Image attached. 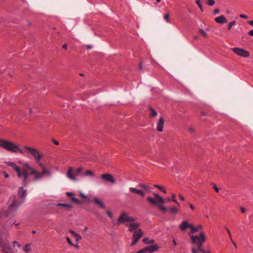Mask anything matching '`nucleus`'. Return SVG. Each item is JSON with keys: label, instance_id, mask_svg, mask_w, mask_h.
<instances>
[{"label": "nucleus", "instance_id": "f257e3e1", "mask_svg": "<svg viewBox=\"0 0 253 253\" xmlns=\"http://www.w3.org/2000/svg\"><path fill=\"white\" fill-rule=\"evenodd\" d=\"M191 229V232L188 233L190 236L191 240L194 247L192 249V253H197L196 252L195 248H197L198 250L202 253H206L204 249L202 248L203 243L205 240V236L204 232L201 233L200 236H194L192 234L198 231V228L194 227L192 225L191 227H190Z\"/></svg>", "mask_w": 253, "mask_h": 253}, {"label": "nucleus", "instance_id": "f03ea898", "mask_svg": "<svg viewBox=\"0 0 253 253\" xmlns=\"http://www.w3.org/2000/svg\"><path fill=\"white\" fill-rule=\"evenodd\" d=\"M5 163L11 167L17 172L18 177L23 178L22 184L24 185H26L28 182L29 171L28 169V167H30V166L28 164H26L21 168L12 162H6Z\"/></svg>", "mask_w": 253, "mask_h": 253}, {"label": "nucleus", "instance_id": "7ed1b4c3", "mask_svg": "<svg viewBox=\"0 0 253 253\" xmlns=\"http://www.w3.org/2000/svg\"><path fill=\"white\" fill-rule=\"evenodd\" d=\"M0 146L13 153H17V152H19L21 154L24 153L23 149L19 148L18 146L14 143L2 139H0Z\"/></svg>", "mask_w": 253, "mask_h": 253}, {"label": "nucleus", "instance_id": "20e7f679", "mask_svg": "<svg viewBox=\"0 0 253 253\" xmlns=\"http://www.w3.org/2000/svg\"><path fill=\"white\" fill-rule=\"evenodd\" d=\"M154 195L155 197V199L151 197H148L147 198V201L152 204L157 205L160 210H162L164 212H166L167 209L163 205V204L165 202V200L158 194L154 193Z\"/></svg>", "mask_w": 253, "mask_h": 253}, {"label": "nucleus", "instance_id": "39448f33", "mask_svg": "<svg viewBox=\"0 0 253 253\" xmlns=\"http://www.w3.org/2000/svg\"><path fill=\"white\" fill-rule=\"evenodd\" d=\"M28 169H29V176L31 175L35 176L33 179L34 181H37L41 179L44 174L49 175L50 174V171L45 168L43 169L41 172L37 171L35 169L31 167H28Z\"/></svg>", "mask_w": 253, "mask_h": 253}, {"label": "nucleus", "instance_id": "423d86ee", "mask_svg": "<svg viewBox=\"0 0 253 253\" xmlns=\"http://www.w3.org/2000/svg\"><path fill=\"white\" fill-rule=\"evenodd\" d=\"M24 148L25 150L28 151L29 153H30L34 157L36 161H41L42 156L38 150L27 146H24Z\"/></svg>", "mask_w": 253, "mask_h": 253}, {"label": "nucleus", "instance_id": "0eeeda50", "mask_svg": "<svg viewBox=\"0 0 253 253\" xmlns=\"http://www.w3.org/2000/svg\"><path fill=\"white\" fill-rule=\"evenodd\" d=\"M231 50L237 55L243 57H249L250 55L249 51L243 48L233 47L231 48Z\"/></svg>", "mask_w": 253, "mask_h": 253}, {"label": "nucleus", "instance_id": "6e6552de", "mask_svg": "<svg viewBox=\"0 0 253 253\" xmlns=\"http://www.w3.org/2000/svg\"><path fill=\"white\" fill-rule=\"evenodd\" d=\"M18 206L19 205L18 204L17 200L16 199V198H14L12 200L11 204L9 205L8 207V209L7 211V212L6 214V216H9L10 215L11 213H12L13 212H15L17 210Z\"/></svg>", "mask_w": 253, "mask_h": 253}, {"label": "nucleus", "instance_id": "1a4fd4ad", "mask_svg": "<svg viewBox=\"0 0 253 253\" xmlns=\"http://www.w3.org/2000/svg\"><path fill=\"white\" fill-rule=\"evenodd\" d=\"M101 178L105 180V181L109 182L111 183H114L115 180L113 176L109 173H104L101 175Z\"/></svg>", "mask_w": 253, "mask_h": 253}, {"label": "nucleus", "instance_id": "9d476101", "mask_svg": "<svg viewBox=\"0 0 253 253\" xmlns=\"http://www.w3.org/2000/svg\"><path fill=\"white\" fill-rule=\"evenodd\" d=\"M127 222H128V215L126 213L122 212L118 219L117 224L119 225L120 223L126 224Z\"/></svg>", "mask_w": 253, "mask_h": 253}, {"label": "nucleus", "instance_id": "9b49d317", "mask_svg": "<svg viewBox=\"0 0 253 253\" xmlns=\"http://www.w3.org/2000/svg\"><path fill=\"white\" fill-rule=\"evenodd\" d=\"M74 169L72 167H69L67 172V177L69 179H71L73 181H77V178L74 175Z\"/></svg>", "mask_w": 253, "mask_h": 253}, {"label": "nucleus", "instance_id": "f8f14e48", "mask_svg": "<svg viewBox=\"0 0 253 253\" xmlns=\"http://www.w3.org/2000/svg\"><path fill=\"white\" fill-rule=\"evenodd\" d=\"M164 126V120L162 117H160L157 124V130L158 131L161 132Z\"/></svg>", "mask_w": 253, "mask_h": 253}, {"label": "nucleus", "instance_id": "ddd939ff", "mask_svg": "<svg viewBox=\"0 0 253 253\" xmlns=\"http://www.w3.org/2000/svg\"><path fill=\"white\" fill-rule=\"evenodd\" d=\"M143 235V232L141 229H138L133 233V239H135L136 241L138 240L142 237Z\"/></svg>", "mask_w": 253, "mask_h": 253}, {"label": "nucleus", "instance_id": "4468645a", "mask_svg": "<svg viewBox=\"0 0 253 253\" xmlns=\"http://www.w3.org/2000/svg\"><path fill=\"white\" fill-rule=\"evenodd\" d=\"M215 21L219 24L226 23L228 22L227 19L225 18L224 15H221L215 18Z\"/></svg>", "mask_w": 253, "mask_h": 253}, {"label": "nucleus", "instance_id": "2eb2a0df", "mask_svg": "<svg viewBox=\"0 0 253 253\" xmlns=\"http://www.w3.org/2000/svg\"><path fill=\"white\" fill-rule=\"evenodd\" d=\"M139 224L137 223H130L129 225V231L131 232H134L138 230Z\"/></svg>", "mask_w": 253, "mask_h": 253}, {"label": "nucleus", "instance_id": "dca6fc26", "mask_svg": "<svg viewBox=\"0 0 253 253\" xmlns=\"http://www.w3.org/2000/svg\"><path fill=\"white\" fill-rule=\"evenodd\" d=\"M147 252L149 253H152L157 251L159 249V247L157 245H152L146 247Z\"/></svg>", "mask_w": 253, "mask_h": 253}, {"label": "nucleus", "instance_id": "f3484780", "mask_svg": "<svg viewBox=\"0 0 253 253\" xmlns=\"http://www.w3.org/2000/svg\"><path fill=\"white\" fill-rule=\"evenodd\" d=\"M66 195L68 197H72V201L75 203H76L77 204H82V201L78 200L77 198L74 197V194L72 192H66Z\"/></svg>", "mask_w": 253, "mask_h": 253}, {"label": "nucleus", "instance_id": "a211bd4d", "mask_svg": "<svg viewBox=\"0 0 253 253\" xmlns=\"http://www.w3.org/2000/svg\"><path fill=\"white\" fill-rule=\"evenodd\" d=\"M129 191L132 193H135V194L140 195L142 197H144L145 195L144 193L142 190L136 189L135 188L130 187Z\"/></svg>", "mask_w": 253, "mask_h": 253}, {"label": "nucleus", "instance_id": "6ab92c4d", "mask_svg": "<svg viewBox=\"0 0 253 253\" xmlns=\"http://www.w3.org/2000/svg\"><path fill=\"white\" fill-rule=\"evenodd\" d=\"M190 227H191V224H190L186 221H183L179 225V227L182 231H185L188 228H190Z\"/></svg>", "mask_w": 253, "mask_h": 253}, {"label": "nucleus", "instance_id": "aec40b11", "mask_svg": "<svg viewBox=\"0 0 253 253\" xmlns=\"http://www.w3.org/2000/svg\"><path fill=\"white\" fill-rule=\"evenodd\" d=\"M26 190H24L23 187H20L19 189L18 195L20 198H24L26 196Z\"/></svg>", "mask_w": 253, "mask_h": 253}, {"label": "nucleus", "instance_id": "412c9836", "mask_svg": "<svg viewBox=\"0 0 253 253\" xmlns=\"http://www.w3.org/2000/svg\"><path fill=\"white\" fill-rule=\"evenodd\" d=\"M93 202L97 206H98L100 208L102 209L105 208L104 204L98 198H95L93 200Z\"/></svg>", "mask_w": 253, "mask_h": 253}, {"label": "nucleus", "instance_id": "4be33fe9", "mask_svg": "<svg viewBox=\"0 0 253 253\" xmlns=\"http://www.w3.org/2000/svg\"><path fill=\"white\" fill-rule=\"evenodd\" d=\"M69 232L74 237L76 241H78L82 239V237L80 235L77 234L74 231L70 230Z\"/></svg>", "mask_w": 253, "mask_h": 253}, {"label": "nucleus", "instance_id": "5701e85b", "mask_svg": "<svg viewBox=\"0 0 253 253\" xmlns=\"http://www.w3.org/2000/svg\"><path fill=\"white\" fill-rule=\"evenodd\" d=\"M57 206H59V207H62L64 208H66V209H68V210H70L72 208V206L71 205L67 204L58 203L57 205Z\"/></svg>", "mask_w": 253, "mask_h": 253}, {"label": "nucleus", "instance_id": "b1692460", "mask_svg": "<svg viewBox=\"0 0 253 253\" xmlns=\"http://www.w3.org/2000/svg\"><path fill=\"white\" fill-rule=\"evenodd\" d=\"M31 244H27L23 247V251L25 253H28L31 251Z\"/></svg>", "mask_w": 253, "mask_h": 253}, {"label": "nucleus", "instance_id": "393cba45", "mask_svg": "<svg viewBox=\"0 0 253 253\" xmlns=\"http://www.w3.org/2000/svg\"><path fill=\"white\" fill-rule=\"evenodd\" d=\"M150 110L151 111L150 116L151 117H155L157 116V112L152 107H150Z\"/></svg>", "mask_w": 253, "mask_h": 253}, {"label": "nucleus", "instance_id": "a878e982", "mask_svg": "<svg viewBox=\"0 0 253 253\" xmlns=\"http://www.w3.org/2000/svg\"><path fill=\"white\" fill-rule=\"evenodd\" d=\"M236 23V21L235 20H234L231 22H230L228 25H227V30L228 31H230L231 30V28L233 26L235 25Z\"/></svg>", "mask_w": 253, "mask_h": 253}, {"label": "nucleus", "instance_id": "bb28decb", "mask_svg": "<svg viewBox=\"0 0 253 253\" xmlns=\"http://www.w3.org/2000/svg\"><path fill=\"white\" fill-rule=\"evenodd\" d=\"M84 175H88V176H89L90 177H92L94 175V173H93V171H91L90 170H86V171H85Z\"/></svg>", "mask_w": 253, "mask_h": 253}, {"label": "nucleus", "instance_id": "cd10ccee", "mask_svg": "<svg viewBox=\"0 0 253 253\" xmlns=\"http://www.w3.org/2000/svg\"><path fill=\"white\" fill-rule=\"evenodd\" d=\"M138 186L140 187H141V188H143V189H145V190H147V191H148L149 192L151 191V190L150 189V187L147 186H146V185H144V184H140L139 185H138Z\"/></svg>", "mask_w": 253, "mask_h": 253}, {"label": "nucleus", "instance_id": "c85d7f7f", "mask_svg": "<svg viewBox=\"0 0 253 253\" xmlns=\"http://www.w3.org/2000/svg\"><path fill=\"white\" fill-rule=\"evenodd\" d=\"M82 170H83V168H82V167L79 168L77 169L75 171H74V174L78 175L82 171Z\"/></svg>", "mask_w": 253, "mask_h": 253}, {"label": "nucleus", "instance_id": "c756f323", "mask_svg": "<svg viewBox=\"0 0 253 253\" xmlns=\"http://www.w3.org/2000/svg\"><path fill=\"white\" fill-rule=\"evenodd\" d=\"M80 195L82 197L86 202H89V201L87 197L82 192H80Z\"/></svg>", "mask_w": 253, "mask_h": 253}, {"label": "nucleus", "instance_id": "7c9ffc66", "mask_svg": "<svg viewBox=\"0 0 253 253\" xmlns=\"http://www.w3.org/2000/svg\"><path fill=\"white\" fill-rule=\"evenodd\" d=\"M170 212L173 213H176L178 211V209L175 207H171L169 209Z\"/></svg>", "mask_w": 253, "mask_h": 253}, {"label": "nucleus", "instance_id": "2f4dec72", "mask_svg": "<svg viewBox=\"0 0 253 253\" xmlns=\"http://www.w3.org/2000/svg\"><path fill=\"white\" fill-rule=\"evenodd\" d=\"M215 4L214 0H207V4L210 6H213Z\"/></svg>", "mask_w": 253, "mask_h": 253}, {"label": "nucleus", "instance_id": "473e14b6", "mask_svg": "<svg viewBox=\"0 0 253 253\" xmlns=\"http://www.w3.org/2000/svg\"><path fill=\"white\" fill-rule=\"evenodd\" d=\"M154 186L155 187H157L158 188H159L160 190H161L162 191H163V192H164L165 193H166V190H165L163 187L159 185H157V184H155L154 185Z\"/></svg>", "mask_w": 253, "mask_h": 253}, {"label": "nucleus", "instance_id": "72a5a7b5", "mask_svg": "<svg viewBox=\"0 0 253 253\" xmlns=\"http://www.w3.org/2000/svg\"><path fill=\"white\" fill-rule=\"evenodd\" d=\"M211 184L213 186V188L214 189L216 193L219 192V188L217 187L216 184L213 183H211Z\"/></svg>", "mask_w": 253, "mask_h": 253}, {"label": "nucleus", "instance_id": "f704fd0d", "mask_svg": "<svg viewBox=\"0 0 253 253\" xmlns=\"http://www.w3.org/2000/svg\"><path fill=\"white\" fill-rule=\"evenodd\" d=\"M169 14H167L166 15H165L164 16V19L166 20V21L167 23L170 22V20H169Z\"/></svg>", "mask_w": 253, "mask_h": 253}, {"label": "nucleus", "instance_id": "c9c22d12", "mask_svg": "<svg viewBox=\"0 0 253 253\" xmlns=\"http://www.w3.org/2000/svg\"><path fill=\"white\" fill-rule=\"evenodd\" d=\"M146 252H147V250H146V247H145L144 248L139 250L138 252H137L135 253H145Z\"/></svg>", "mask_w": 253, "mask_h": 253}, {"label": "nucleus", "instance_id": "e433bc0d", "mask_svg": "<svg viewBox=\"0 0 253 253\" xmlns=\"http://www.w3.org/2000/svg\"><path fill=\"white\" fill-rule=\"evenodd\" d=\"M175 195L174 194H172V198H171V200L176 203V204H177L178 205H179L178 202H177V201L175 199Z\"/></svg>", "mask_w": 253, "mask_h": 253}, {"label": "nucleus", "instance_id": "4c0bfd02", "mask_svg": "<svg viewBox=\"0 0 253 253\" xmlns=\"http://www.w3.org/2000/svg\"><path fill=\"white\" fill-rule=\"evenodd\" d=\"M38 163V165L40 166V167L42 169V170L45 168L44 166L40 162V161H36Z\"/></svg>", "mask_w": 253, "mask_h": 253}, {"label": "nucleus", "instance_id": "58836bf2", "mask_svg": "<svg viewBox=\"0 0 253 253\" xmlns=\"http://www.w3.org/2000/svg\"><path fill=\"white\" fill-rule=\"evenodd\" d=\"M106 213L107 214V215H108V216L111 218V219H112L113 218V214L112 213H111V212L109 211H106Z\"/></svg>", "mask_w": 253, "mask_h": 253}, {"label": "nucleus", "instance_id": "ea45409f", "mask_svg": "<svg viewBox=\"0 0 253 253\" xmlns=\"http://www.w3.org/2000/svg\"><path fill=\"white\" fill-rule=\"evenodd\" d=\"M134 221H135V219L133 217L128 216V222H132Z\"/></svg>", "mask_w": 253, "mask_h": 253}, {"label": "nucleus", "instance_id": "a19ab883", "mask_svg": "<svg viewBox=\"0 0 253 253\" xmlns=\"http://www.w3.org/2000/svg\"><path fill=\"white\" fill-rule=\"evenodd\" d=\"M13 247H15V245H16V246H17L18 248L20 247V244L16 241H14L13 242Z\"/></svg>", "mask_w": 253, "mask_h": 253}, {"label": "nucleus", "instance_id": "79ce46f5", "mask_svg": "<svg viewBox=\"0 0 253 253\" xmlns=\"http://www.w3.org/2000/svg\"><path fill=\"white\" fill-rule=\"evenodd\" d=\"M219 9L218 8H215L214 9L213 13L214 15H216V14H218L219 13Z\"/></svg>", "mask_w": 253, "mask_h": 253}, {"label": "nucleus", "instance_id": "37998d69", "mask_svg": "<svg viewBox=\"0 0 253 253\" xmlns=\"http://www.w3.org/2000/svg\"><path fill=\"white\" fill-rule=\"evenodd\" d=\"M200 32L204 36H206V33L205 31L203 29H200Z\"/></svg>", "mask_w": 253, "mask_h": 253}, {"label": "nucleus", "instance_id": "c03bdc74", "mask_svg": "<svg viewBox=\"0 0 253 253\" xmlns=\"http://www.w3.org/2000/svg\"><path fill=\"white\" fill-rule=\"evenodd\" d=\"M66 239H67V242L69 244H70L71 246L73 245L69 237H67Z\"/></svg>", "mask_w": 253, "mask_h": 253}, {"label": "nucleus", "instance_id": "a18cd8bd", "mask_svg": "<svg viewBox=\"0 0 253 253\" xmlns=\"http://www.w3.org/2000/svg\"><path fill=\"white\" fill-rule=\"evenodd\" d=\"M240 211L242 213H244L246 211V209L245 208L241 207Z\"/></svg>", "mask_w": 253, "mask_h": 253}, {"label": "nucleus", "instance_id": "49530a36", "mask_svg": "<svg viewBox=\"0 0 253 253\" xmlns=\"http://www.w3.org/2000/svg\"><path fill=\"white\" fill-rule=\"evenodd\" d=\"M240 17L241 18H244V19H248V16L246 15H244V14H240Z\"/></svg>", "mask_w": 253, "mask_h": 253}, {"label": "nucleus", "instance_id": "de8ad7c7", "mask_svg": "<svg viewBox=\"0 0 253 253\" xmlns=\"http://www.w3.org/2000/svg\"><path fill=\"white\" fill-rule=\"evenodd\" d=\"M137 242L138 241H136L135 239H133V241L130 244V246H134L135 244H136L137 243Z\"/></svg>", "mask_w": 253, "mask_h": 253}, {"label": "nucleus", "instance_id": "09e8293b", "mask_svg": "<svg viewBox=\"0 0 253 253\" xmlns=\"http://www.w3.org/2000/svg\"><path fill=\"white\" fill-rule=\"evenodd\" d=\"M149 239L148 238H144L143 240V242L145 243V244H148V242L149 241Z\"/></svg>", "mask_w": 253, "mask_h": 253}, {"label": "nucleus", "instance_id": "8fccbe9b", "mask_svg": "<svg viewBox=\"0 0 253 253\" xmlns=\"http://www.w3.org/2000/svg\"><path fill=\"white\" fill-rule=\"evenodd\" d=\"M154 243V240H149V241L148 242V244L151 245V244H153Z\"/></svg>", "mask_w": 253, "mask_h": 253}, {"label": "nucleus", "instance_id": "3c124183", "mask_svg": "<svg viewBox=\"0 0 253 253\" xmlns=\"http://www.w3.org/2000/svg\"><path fill=\"white\" fill-rule=\"evenodd\" d=\"M52 141L55 144V145H58L59 144V143L58 142V141L55 140V139H53L52 140Z\"/></svg>", "mask_w": 253, "mask_h": 253}, {"label": "nucleus", "instance_id": "603ef678", "mask_svg": "<svg viewBox=\"0 0 253 253\" xmlns=\"http://www.w3.org/2000/svg\"><path fill=\"white\" fill-rule=\"evenodd\" d=\"M188 131H189V132L192 133V132H194V128L192 127H190L189 128Z\"/></svg>", "mask_w": 253, "mask_h": 253}, {"label": "nucleus", "instance_id": "864d4df0", "mask_svg": "<svg viewBox=\"0 0 253 253\" xmlns=\"http://www.w3.org/2000/svg\"><path fill=\"white\" fill-rule=\"evenodd\" d=\"M3 174H4V176L5 178H7L9 177V175L6 173L5 172H3Z\"/></svg>", "mask_w": 253, "mask_h": 253}, {"label": "nucleus", "instance_id": "5fc2aeb1", "mask_svg": "<svg viewBox=\"0 0 253 253\" xmlns=\"http://www.w3.org/2000/svg\"><path fill=\"white\" fill-rule=\"evenodd\" d=\"M249 34L251 36H253V30H251V31L249 32Z\"/></svg>", "mask_w": 253, "mask_h": 253}, {"label": "nucleus", "instance_id": "6e6d98bb", "mask_svg": "<svg viewBox=\"0 0 253 253\" xmlns=\"http://www.w3.org/2000/svg\"><path fill=\"white\" fill-rule=\"evenodd\" d=\"M232 243L233 244L234 246L235 247V248L237 249V246L236 243L234 241H232Z\"/></svg>", "mask_w": 253, "mask_h": 253}, {"label": "nucleus", "instance_id": "4d7b16f0", "mask_svg": "<svg viewBox=\"0 0 253 253\" xmlns=\"http://www.w3.org/2000/svg\"><path fill=\"white\" fill-rule=\"evenodd\" d=\"M179 196L180 199L182 201H184L185 199H184V198L182 196H181V195H179Z\"/></svg>", "mask_w": 253, "mask_h": 253}, {"label": "nucleus", "instance_id": "13d9d810", "mask_svg": "<svg viewBox=\"0 0 253 253\" xmlns=\"http://www.w3.org/2000/svg\"><path fill=\"white\" fill-rule=\"evenodd\" d=\"M198 6H199V7L201 9V11H203V7H202V6L201 4H199V5H198Z\"/></svg>", "mask_w": 253, "mask_h": 253}, {"label": "nucleus", "instance_id": "bf43d9fd", "mask_svg": "<svg viewBox=\"0 0 253 253\" xmlns=\"http://www.w3.org/2000/svg\"><path fill=\"white\" fill-rule=\"evenodd\" d=\"M67 47V45L66 44H64L62 46V48L64 49H66Z\"/></svg>", "mask_w": 253, "mask_h": 253}, {"label": "nucleus", "instance_id": "052dcab7", "mask_svg": "<svg viewBox=\"0 0 253 253\" xmlns=\"http://www.w3.org/2000/svg\"><path fill=\"white\" fill-rule=\"evenodd\" d=\"M249 23L250 25H252V26H253V20H252V21H250L249 22Z\"/></svg>", "mask_w": 253, "mask_h": 253}, {"label": "nucleus", "instance_id": "680f3d73", "mask_svg": "<svg viewBox=\"0 0 253 253\" xmlns=\"http://www.w3.org/2000/svg\"><path fill=\"white\" fill-rule=\"evenodd\" d=\"M224 228H225V229L226 230V231H227V232H229V231H230V230H229V228H228L227 227H226V226H224Z\"/></svg>", "mask_w": 253, "mask_h": 253}, {"label": "nucleus", "instance_id": "e2e57ef3", "mask_svg": "<svg viewBox=\"0 0 253 253\" xmlns=\"http://www.w3.org/2000/svg\"><path fill=\"white\" fill-rule=\"evenodd\" d=\"M196 3L198 4V5L199 4H201L200 1V0H197L196 1Z\"/></svg>", "mask_w": 253, "mask_h": 253}, {"label": "nucleus", "instance_id": "0e129e2a", "mask_svg": "<svg viewBox=\"0 0 253 253\" xmlns=\"http://www.w3.org/2000/svg\"><path fill=\"white\" fill-rule=\"evenodd\" d=\"M139 69H140V70H142V63H141L139 64Z\"/></svg>", "mask_w": 253, "mask_h": 253}, {"label": "nucleus", "instance_id": "69168bd1", "mask_svg": "<svg viewBox=\"0 0 253 253\" xmlns=\"http://www.w3.org/2000/svg\"><path fill=\"white\" fill-rule=\"evenodd\" d=\"M86 47L87 49H91L92 48V46L91 45H87Z\"/></svg>", "mask_w": 253, "mask_h": 253}, {"label": "nucleus", "instance_id": "338daca9", "mask_svg": "<svg viewBox=\"0 0 253 253\" xmlns=\"http://www.w3.org/2000/svg\"><path fill=\"white\" fill-rule=\"evenodd\" d=\"M190 208H191L192 210H193V209H194V206H193V205L190 204Z\"/></svg>", "mask_w": 253, "mask_h": 253}, {"label": "nucleus", "instance_id": "774afa93", "mask_svg": "<svg viewBox=\"0 0 253 253\" xmlns=\"http://www.w3.org/2000/svg\"><path fill=\"white\" fill-rule=\"evenodd\" d=\"M173 243L174 246L176 245V241L174 240L173 241Z\"/></svg>", "mask_w": 253, "mask_h": 253}]
</instances>
